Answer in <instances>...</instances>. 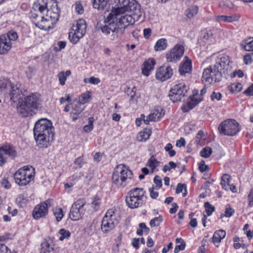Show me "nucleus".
I'll return each instance as SVG.
<instances>
[{"instance_id":"57","label":"nucleus","mask_w":253,"mask_h":253,"mask_svg":"<svg viewBox=\"0 0 253 253\" xmlns=\"http://www.w3.org/2000/svg\"><path fill=\"white\" fill-rule=\"evenodd\" d=\"M75 9L76 12L78 14H82L84 12V9L82 4L80 1H77L75 4Z\"/></svg>"},{"instance_id":"2","label":"nucleus","mask_w":253,"mask_h":253,"mask_svg":"<svg viewBox=\"0 0 253 253\" xmlns=\"http://www.w3.org/2000/svg\"><path fill=\"white\" fill-rule=\"evenodd\" d=\"M33 131L39 148H46L50 146L54 136V128L50 120L44 118L39 119L35 124Z\"/></svg>"},{"instance_id":"11","label":"nucleus","mask_w":253,"mask_h":253,"mask_svg":"<svg viewBox=\"0 0 253 253\" xmlns=\"http://www.w3.org/2000/svg\"><path fill=\"white\" fill-rule=\"evenodd\" d=\"M53 205V200L48 199L37 205L32 211V216L35 220L44 218L48 214L49 209Z\"/></svg>"},{"instance_id":"1","label":"nucleus","mask_w":253,"mask_h":253,"mask_svg":"<svg viewBox=\"0 0 253 253\" xmlns=\"http://www.w3.org/2000/svg\"><path fill=\"white\" fill-rule=\"evenodd\" d=\"M130 14H109L104 18V25L100 27L102 33L110 41L117 40L119 35L124 33V30L129 25H133L141 16V10L130 11Z\"/></svg>"},{"instance_id":"14","label":"nucleus","mask_w":253,"mask_h":253,"mask_svg":"<svg viewBox=\"0 0 253 253\" xmlns=\"http://www.w3.org/2000/svg\"><path fill=\"white\" fill-rule=\"evenodd\" d=\"M31 19L32 23L41 30L48 31L53 28L55 24L52 22L45 15H39L36 13L32 14Z\"/></svg>"},{"instance_id":"41","label":"nucleus","mask_w":253,"mask_h":253,"mask_svg":"<svg viewBox=\"0 0 253 253\" xmlns=\"http://www.w3.org/2000/svg\"><path fill=\"white\" fill-rule=\"evenodd\" d=\"M228 90L232 93H237L240 92L243 88V85L240 83H234L228 87Z\"/></svg>"},{"instance_id":"30","label":"nucleus","mask_w":253,"mask_h":253,"mask_svg":"<svg viewBox=\"0 0 253 253\" xmlns=\"http://www.w3.org/2000/svg\"><path fill=\"white\" fill-rule=\"evenodd\" d=\"M241 48L247 51H253V37L244 39L240 44Z\"/></svg>"},{"instance_id":"43","label":"nucleus","mask_w":253,"mask_h":253,"mask_svg":"<svg viewBox=\"0 0 253 253\" xmlns=\"http://www.w3.org/2000/svg\"><path fill=\"white\" fill-rule=\"evenodd\" d=\"M215 19L218 22H232L236 20L235 17L227 15L216 16Z\"/></svg>"},{"instance_id":"13","label":"nucleus","mask_w":253,"mask_h":253,"mask_svg":"<svg viewBox=\"0 0 253 253\" xmlns=\"http://www.w3.org/2000/svg\"><path fill=\"white\" fill-rule=\"evenodd\" d=\"M222 77L221 73L212 69V66H210L204 70L202 80L206 84H211L219 82Z\"/></svg>"},{"instance_id":"55","label":"nucleus","mask_w":253,"mask_h":253,"mask_svg":"<svg viewBox=\"0 0 253 253\" xmlns=\"http://www.w3.org/2000/svg\"><path fill=\"white\" fill-rule=\"evenodd\" d=\"M184 189H185V192L183 194V196L185 197L187 192L186 190V185L185 184L178 183L176 188L175 193L176 194H179L182 192Z\"/></svg>"},{"instance_id":"44","label":"nucleus","mask_w":253,"mask_h":253,"mask_svg":"<svg viewBox=\"0 0 253 253\" xmlns=\"http://www.w3.org/2000/svg\"><path fill=\"white\" fill-rule=\"evenodd\" d=\"M53 213L57 222L60 221L64 216L62 209L58 207H56L53 209Z\"/></svg>"},{"instance_id":"33","label":"nucleus","mask_w":253,"mask_h":253,"mask_svg":"<svg viewBox=\"0 0 253 253\" xmlns=\"http://www.w3.org/2000/svg\"><path fill=\"white\" fill-rule=\"evenodd\" d=\"M160 163L161 162L157 160L155 156L152 155L148 159L146 166L150 169L151 172L153 173Z\"/></svg>"},{"instance_id":"31","label":"nucleus","mask_w":253,"mask_h":253,"mask_svg":"<svg viewBox=\"0 0 253 253\" xmlns=\"http://www.w3.org/2000/svg\"><path fill=\"white\" fill-rule=\"evenodd\" d=\"M111 0H93L94 8L98 10H104L109 4Z\"/></svg>"},{"instance_id":"23","label":"nucleus","mask_w":253,"mask_h":253,"mask_svg":"<svg viewBox=\"0 0 253 253\" xmlns=\"http://www.w3.org/2000/svg\"><path fill=\"white\" fill-rule=\"evenodd\" d=\"M156 63V60L153 58L146 59L142 66V74L146 77H148L150 74V72L154 70Z\"/></svg>"},{"instance_id":"51","label":"nucleus","mask_w":253,"mask_h":253,"mask_svg":"<svg viewBox=\"0 0 253 253\" xmlns=\"http://www.w3.org/2000/svg\"><path fill=\"white\" fill-rule=\"evenodd\" d=\"M212 152L211 148L209 146H207L202 149L200 152V156L203 158H208L210 157Z\"/></svg>"},{"instance_id":"22","label":"nucleus","mask_w":253,"mask_h":253,"mask_svg":"<svg viewBox=\"0 0 253 253\" xmlns=\"http://www.w3.org/2000/svg\"><path fill=\"white\" fill-rule=\"evenodd\" d=\"M49 2V0H37L34 2L32 8L35 11L40 12V15H43L48 8Z\"/></svg>"},{"instance_id":"17","label":"nucleus","mask_w":253,"mask_h":253,"mask_svg":"<svg viewBox=\"0 0 253 253\" xmlns=\"http://www.w3.org/2000/svg\"><path fill=\"white\" fill-rule=\"evenodd\" d=\"M173 73L170 65H163L156 69L155 77L156 80L163 82L170 79Z\"/></svg>"},{"instance_id":"38","label":"nucleus","mask_w":253,"mask_h":253,"mask_svg":"<svg viewBox=\"0 0 253 253\" xmlns=\"http://www.w3.org/2000/svg\"><path fill=\"white\" fill-rule=\"evenodd\" d=\"M71 74L70 70H67L66 72L61 71L58 73L57 77L61 85L65 84V82L67 80V78Z\"/></svg>"},{"instance_id":"6","label":"nucleus","mask_w":253,"mask_h":253,"mask_svg":"<svg viewBox=\"0 0 253 253\" xmlns=\"http://www.w3.org/2000/svg\"><path fill=\"white\" fill-rule=\"evenodd\" d=\"M140 5L136 0H115L114 5L109 14H124L126 12L141 10Z\"/></svg>"},{"instance_id":"29","label":"nucleus","mask_w":253,"mask_h":253,"mask_svg":"<svg viewBox=\"0 0 253 253\" xmlns=\"http://www.w3.org/2000/svg\"><path fill=\"white\" fill-rule=\"evenodd\" d=\"M168 46V40L165 38H161L156 42L154 48L156 51H161L166 49Z\"/></svg>"},{"instance_id":"27","label":"nucleus","mask_w":253,"mask_h":253,"mask_svg":"<svg viewBox=\"0 0 253 253\" xmlns=\"http://www.w3.org/2000/svg\"><path fill=\"white\" fill-rule=\"evenodd\" d=\"M81 105L82 104L79 101H77L76 103H72L71 116L72 117L74 121H75L79 118V115L83 111V109L81 108Z\"/></svg>"},{"instance_id":"39","label":"nucleus","mask_w":253,"mask_h":253,"mask_svg":"<svg viewBox=\"0 0 253 253\" xmlns=\"http://www.w3.org/2000/svg\"><path fill=\"white\" fill-rule=\"evenodd\" d=\"M150 232V229L147 226L144 222L140 223L138 225V228L136 230V233L137 235L141 236L143 233L148 234Z\"/></svg>"},{"instance_id":"63","label":"nucleus","mask_w":253,"mask_h":253,"mask_svg":"<svg viewBox=\"0 0 253 253\" xmlns=\"http://www.w3.org/2000/svg\"><path fill=\"white\" fill-rule=\"evenodd\" d=\"M0 253H13V252L4 244L0 243Z\"/></svg>"},{"instance_id":"16","label":"nucleus","mask_w":253,"mask_h":253,"mask_svg":"<svg viewBox=\"0 0 253 253\" xmlns=\"http://www.w3.org/2000/svg\"><path fill=\"white\" fill-rule=\"evenodd\" d=\"M7 155L12 159H14L17 156L15 147L11 144H7L0 147V166H3L6 162L3 155Z\"/></svg>"},{"instance_id":"36","label":"nucleus","mask_w":253,"mask_h":253,"mask_svg":"<svg viewBox=\"0 0 253 253\" xmlns=\"http://www.w3.org/2000/svg\"><path fill=\"white\" fill-rule=\"evenodd\" d=\"M21 92L19 89L15 87L14 84H11V90L9 93L10 100L13 101H15L16 100H18L20 97Z\"/></svg>"},{"instance_id":"34","label":"nucleus","mask_w":253,"mask_h":253,"mask_svg":"<svg viewBox=\"0 0 253 253\" xmlns=\"http://www.w3.org/2000/svg\"><path fill=\"white\" fill-rule=\"evenodd\" d=\"M198 11L199 7L197 5H191L186 9L185 15L188 18L191 19L198 14Z\"/></svg>"},{"instance_id":"20","label":"nucleus","mask_w":253,"mask_h":253,"mask_svg":"<svg viewBox=\"0 0 253 253\" xmlns=\"http://www.w3.org/2000/svg\"><path fill=\"white\" fill-rule=\"evenodd\" d=\"M40 253H58V251L55 248V244L52 240L45 239L41 244Z\"/></svg>"},{"instance_id":"42","label":"nucleus","mask_w":253,"mask_h":253,"mask_svg":"<svg viewBox=\"0 0 253 253\" xmlns=\"http://www.w3.org/2000/svg\"><path fill=\"white\" fill-rule=\"evenodd\" d=\"M28 201L27 197L24 194L19 195L16 199V203L20 207H26Z\"/></svg>"},{"instance_id":"7","label":"nucleus","mask_w":253,"mask_h":253,"mask_svg":"<svg viewBox=\"0 0 253 253\" xmlns=\"http://www.w3.org/2000/svg\"><path fill=\"white\" fill-rule=\"evenodd\" d=\"M86 24L85 20L79 19L72 26L69 33V39L73 44L77 43L86 33Z\"/></svg>"},{"instance_id":"26","label":"nucleus","mask_w":253,"mask_h":253,"mask_svg":"<svg viewBox=\"0 0 253 253\" xmlns=\"http://www.w3.org/2000/svg\"><path fill=\"white\" fill-rule=\"evenodd\" d=\"M11 48V42L5 35L0 37V54L6 53Z\"/></svg>"},{"instance_id":"15","label":"nucleus","mask_w":253,"mask_h":253,"mask_svg":"<svg viewBox=\"0 0 253 253\" xmlns=\"http://www.w3.org/2000/svg\"><path fill=\"white\" fill-rule=\"evenodd\" d=\"M188 87L184 83H179L174 85L170 90L169 96L173 102L180 101L185 96Z\"/></svg>"},{"instance_id":"18","label":"nucleus","mask_w":253,"mask_h":253,"mask_svg":"<svg viewBox=\"0 0 253 253\" xmlns=\"http://www.w3.org/2000/svg\"><path fill=\"white\" fill-rule=\"evenodd\" d=\"M229 56L225 54H220L216 57L215 64L213 68L222 74L224 72V70L229 65L230 63Z\"/></svg>"},{"instance_id":"47","label":"nucleus","mask_w":253,"mask_h":253,"mask_svg":"<svg viewBox=\"0 0 253 253\" xmlns=\"http://www.w3.org/2000/svg\"><path fill=\"white\" fill-rule=\"evenodd\" d=\"M163 218L161 215H160L158 217H155L153 219H151L149 222V224L151 227H154L159 226L160 224L163 222Z\"/></svg>"},{"instance_id":"12","label":"nucleus","mask_w":253,"mask_h":253,"mask_svg":"<svg viewBox=\"0 0 253 253\" xmlns=\"http://www.w3.org/2000/svg\"><path fill=\"white\" fill-rule=\"evenodd\" d=\"M185 52V47L182 44L177 43L168 51L165 55L166 61L175 63L180 60Z\"/></svg>"},{"instance_id":"19","label":"nucleus","mask_w":253,"mask_h":253,"mask_svg":"<svg viewBox=\"0 0 253 253\" xmlns=\"http://www.w3.org/2000/svg\"><path fill=\"white\" fill-rule=\"evenodd\" d=\"M46 13L45 17L56 24L59 19L60 13L57 3L53 2L50 8H47Z\"/></svg>"},{"instance_id":"60","label":"nucleus","mask_w":253,"mask_h":253,"mask_svg":"<svg viewBox=\"0 0 253 253\" xmlns=\"http://www.w3.org/2000/svg\"><path fill=\"white\" fill-rule=\"evenodd\" d=\"M148 191L150 194V197L153 199H156L159 196V192L156 190L155 188L151 187L149 188Z\"/></svg>"},{"instance_id":"61","label":"nucleus","mask_w":253,"mask_h":253,"mask_svg":"<svg viewBox=\"0 0 253 253\" xmlns=\"http://www.w3.org/2000/svg\"><path fill=\"white\" fill-rule=\"evenodd\" d=\"M87 80H88V83L92 84H98L100 83V79L94 77H91L88 79L85 78L84 79V82L85 83H87Z\"/></svg>"},{"instance_id":"8","label":"nucleus","mask_w":253,"mask_h":253,"mask_svg":"<svg viewBox=\"0 0 253 253\" xmlns=\"http://www.w3.org/2000/svg\"><path fill=\"white\" fill-rule=\"evenodd\" d=\"M116 211L115 208H112L106 212L101 225V230L103 233L107 234L115 228L117 223Z\"/></svg>"},{"instance_id":"64","label":"nucleus","mask_w":253,"mask_h":253,"mask_svg":"<svg viewBox=\"0 0 253 253\" xmlns=\"http://www.w3.org/2000/svg\"><path fill=\"white\" fill-rule=\"evenodd\" d=\"M243 94L248 96H253V84L244 91Z\"/></svg>"},{"instance_id":"5","label":"nucleus","mask_w":253,"mask_h":253,"mask_svg":"<svg viewBox=\"0 0 253 253\" xmlns=\"http://www.w3.org/2000/svg\"><path fill=\"white\" fill-rule=\"evenodd\" d=\"M35 169L31 166H25L19 169L13 174L15 182L20 187L29 185L34 180L35 176Z\"/></svg>"},{"instance_id":"10","label":"nucleus","mask_w":253,"mask_h":253,"mask_svg":"<svg viewBox=\"0 0 253 253\" xmlns=\"http://www.w3.org/2000/svg\"><path fill=\"white\" fill-rule=\"evenodd\" d=\"M86 199L84 198L78 199L72 204L69 213V217L73 221L81 219L86 211Z\"/></svg>"},{"instance_id":"62","label":"nucleus","mask_w":253,"mask_h":253,"mask_svg":"<svg viewBox=\"0 0 253 253\" xmlns=\"http://www.w3.org/2000/svg\"><path fill=\"white\" fill-rule=\"evenodd\" d=\"M222 97V95L220 92H216L215 91L212 92L211 95V100L214 101V100H216L217 101H220L221 100Z\"/></svg>"},{"instance_id":"58","label":"nucleus","mask_w":253,"mask_h":253,"mask_svg":"<svg viewBox=\"0 0 253 253\" xmlns=\"http://www.w3.org/2000/svg\"><path fill=\"white\" fill-rule=\"evenodd\" d=\"M11 84H12L8 80L0 81V90L1 91L5 90L7 87V86L9 85H10L11 86Z\"/></svg>"},{"instance_id":"53","label":"nucleus","mask_w":253,"mask_h":253,"mask_svg":"<svg viewBox=\"0 0 253 253\" xmlns=\"http://www.w3.org/2000/svg\"><path fill=\"white\" fill-rule=\"evenodd\" d=\"M253 53L246 54L243 56V62L245 65H250L253 62Z\"/></svg>"},{"instance_id":"9","label":"nucleus","mask_w":253,"mask_h":253,"mask_svg":"<svg viewBox=\"0 0 253 253\" xmlns=\"http://www.w3.org/2000/svg\"><path fill=\"white\" fill-rule=\"evenodd\" d=\"M220 134L234 136L240 130L239 124L234 119H228L222 122L218 128Z\"/></svg>"},{"instance_id":"45","label":"nucleus","mask_w":253,"mask_h":253,"mask_svg":"<svg viewBox=\"0 0 253 253\" xmlns=\"http://www.w3.org/2000/svg\"><path fill=\"white\" fill-rule=\"evenodd\" d=\"M101 204V199L97 196L93 197L91 203V208L95 211H97L100 207Z\"/></svg>"},{"instance_id":"59","label":"nucleus","mask_w":253,"mask_h":253,"mask_svg":"<svg viewBox=\"0 0 253 253\" xmlns=\"http://www.w3.org/2000/svg\"><path fill=\"white\" fill-rule=\"evenodd\" d=\"M7 39L9 40L11 42V41H15L18 39V34L17 33L13 31H10L7 34Z\"/></svg>"},{"instance_id":"49","label":"nucleus","mask_w":253,"mask_h":253,"mask_svg":"<svg viewBox=\"0 0 253 253\" xmlns=\"http://www.w3.org/2000/svg\"><path fill=\"white\" fill-rule=\"evenodd\" d=\"M234 210L232 209L230 205H228L225 208L224 213H222L220 214V218H222L224 217H230L234 214Z\"/></svg>"},{"instance_id":"46","label":"nucleus","mask_w":253,"mask_h":253,"mask_svg":"<svg viewBox=\"0 0 253 253\" xmlns=\"http://www.w3.org/2000/svg\"><path fill=\"white\" fill-rule=\"evenodd\" d=\"M204 207L205 208V215L208 216H211L215 211V207L214 206L210 204L209 202H206L204 203Z\"/></svg>"},{"instance_id":"3","label":"nucleus","mask_w":253,"mask_h":253,"mask_svg":"<svg viewBox=\"0 0 253 253\" xmlns=\"http://www.w3.org/2000/svg\"><path fill=\"white\" fill-rule=\"evenodd\" d=\"M133 177L132 171L124 164L118 165L112 174V182L117 187H125L130 183Z\"/></svg>"},{"instance_id":"37","label":"nucleus","mask_w":253,"mask_h":253,"mask_svg":"<svg viewBox=\"0 0 253 253\" xmlns=\"http://www.w3.org/2000/svg\"><path fill=\"white\" fill-rule=\"evenodd\" d=\"M231 180V176L228 174H224L221 177L220 184L224 189L228 190L230 186V182Z\"/></svg>"},{"instance_id":"56","label":"nucleus","mask_w":253,"mask_h":253,"mask_svg":"<svg viewBox=\"0 0 253 253\" xmlns=\"http://www.w3.org/2000/svg\"><path fill=\"white\" fill-rule=\"evenodd\" d=\"M173 146L170 143L167 144L165 147V150L166 152H168L170 157H173L176 154V152L172 149Z\"/></svg>"},{"instance_id":"52","label":"nucleus","mask_w":253,"mask_h":253,"mask_svg":"<svg viewBox=\"0 0 253 253\" xmlns=\"http://www.w3.org/2000/svg\"><path fill=\"white\" fill-rule=\"evenodd\" d=\"M202 99H197L194 95H193L190 97V100L187 103L188 106L190 107V109H193L196 105H197L199 102Z\"/></svg>"},{"instance_id":"4","label":"nucleus","mask_w":253,"mask_h":253,"mask_svg":"<svg viewBox=\"0 0 253 253\" xmlns=\"http://www.w3.org/2000/svg\"><path fill=\"white\" fill-rule=\"evenodd\" d=\"M147 195L142 188L135 187L129 191L126 197V206L131 209L142 207L145 203Z\"/></svg>"},{"instance_id":"50","label":"nucleus","mask_w":253,"mask_h":253,"mask_svg":"<svg viewBox=\"0 0 253 253\" xmlns=\"http://www.w3.org/2000/svg\"><path fill=\"white\" fill-rule=\"evenodd\" d=\"M153 182L154 184L152 187L155 188L156 190H158L162 187V180L159 175H157L155 176Z\"/></svg>"},{"instance_id":"32","label":"nucleus","mask_w":253,"mask_h":253,"mask_svg":"<svg viewBox=\"0 0 253 253\" xmlns=\"http://www.w3.org/2000/svg\"><path fill=\"white\" fill-rule=\"evenodd\" d=\"M161 108L155 109L149 115L148 118L151 121H158L164 115L165 113L163 112Z\"/></svg>"},{"instance_id":"48","label":"nucleus","mask_w":253,"mask_h":253,"mask_svg":"<svg viewBox=\"0 0 253 253\" xmlns=\"http://www.w3.org/2000/svg\"><path fill=\"white\" fill-rule=\"evenodd\" d=\"M94 121L93 117H89L88 119V124L84 126V132L89 133L93 129V122Z\"/></svg>"},{"instance_id":"25","label":"nucleus","mask_w":253,"mask_h":253,"mask_svg":"<svg viewBox=\"0 0 253 253\" xmlns=\"http://www.w3.org/2000/svg\"><path fill=\"white\" fill-rule=\"evenodd\" d=\"M39 93H34L25 97L22 101L34 109H37L39 105Z\"/></svg>"},{"instance_id":"35","label":"nucleus","mask_w":253,"mask_h":253,"mask_svg":"<svg viewBox=\"0 0 253 253\" xmlns=\"http://www.w3.org/2000/svg\"><path fill=\"white\" fill-rule=\"evenodd\" d=\"M226 232L222 229L216 231L212 237V241L214 244L219 243L225 238Z\"/></svg>"},{"instance_id":"54","label":"nucleus","mask_w":253,"mask_h":253,"mask_svg":"<svg viewBox=\"0 0 253 253\" xmlns=\"http://www.w3.org/2000/svg\"><path fill=\"white\" fill-rule=\"evenodd\" d=\"M59 234L60 235L59 238L60 241H63L64 239L69 238L71 235L70 232L65 229H60L59 231Z\"/></svg>"},{"instance_id":"28","label":"nucleus","mask_w":253,"mask_h":253,"mask_svg":"<svg viewBox=\"0 0 253 253\" xmlns=\"http://www.w3.org/2000/svg\"><path fill=\"white\" fill-rule=\"evenodd\" d=\"M152 134V129L149 127L144 128L142 131L139 132L137 138L139 141L145 142L149 139Z\"/></svg>"},{"instance_id":"21","label":"nucleus","mask_w":253,"mask_h":253,"mask_svg":"<svg viewBox=\"0 0 253 253\" xmlns=\"http://www.w3.org/2000/svg\"><path fill=\"white\" fill-rule=\"evenodd\" d=\"M192 70V61L187 56H185L179 67V72L182 76L190 74Z\"/></svg>"},{"instance_id":"40","label":"nucleus","mask_w":253,"mask_h":253,"mask_svg":"<svg viewBox=\"0 0 253 253\" xmlns=\"http://www.w3.org/2000/svg\"><path fill=\"white\" fill-rule=\"evenodd\" d=\"M91 99V92L86 91L79 96V102L82 104H84L90 101Z\"/></svg>"},{"instance_id":"24","label":"nucleus","mask_w":253,"mask_h":253,"mask_svg":"<svg viewBox=\"0 0 253 253\" xmlns=\"http://www.w3.org/2000/svg\"><path fill=\"white\" fill-rule=\"evenodd\" d=\"M33 108L29 106L28 104L24 101L19 102V105L17 107V112L22 117H27L31 116L33 113Z\"/></svg>"}]
</instances>
